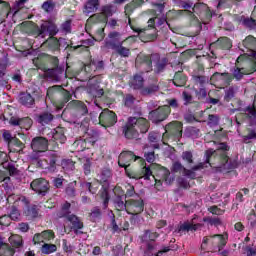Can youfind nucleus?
<instances>
[{"instance_id": "09e8293b", "label": "nucleus", "mask_w": 256, "mask_h": 256, "mask_svg": "<svg viewBox=\"0 0 256 256\" xmlns=\"http://www.w3.org/2000/svg\"><path fill=\"white\" fill-rule=\"evenodd\" d=\"M33 126V120L29 117L20 118V127L21 129H26V131H29L31 127Z\"/></svg>"}, {"instance_id": "412c9836", "label": "nucleus", "mask_w": 256, "mask_h": 256, "mask_svg": "<svg viewBox=\"0 0 256 256\" xmlns=\"http://www.w3.org/2000/svg\"><path fill=\"white\" fill-rule=\"evenodd\" d=\"M52 138L50 141H53V143H65L67 141V136H65V128L57 127L54 129V131L51 133Z\"/></svg>"}, {"instance_id": "9b49d317", "label": "nucleus", "mask_w": 256, "mask_h": 256, "mask_svg": "<svg viewBox=\"0 0 256 256\" xmlns=\"http://www.w3.org/2000/svg\"><path fill=\"white\" fill-rule=\"evenodd\" d=\"M145 209V203L141 197L132 198L127 200V213L129 215H139L143 213Z\"/></svg>"}, {"instance_id": "7ed1b4c3", "label": "nucleus", "mask_w": 256, "mask_h": 256, "mask_svg": "<svg viewBox=\"0 0 256 256\" xmlns=\"http://www.w3.org/2000/svg\"><path fill=\"white\" fill-rule=\"evenodd\" d=\"M153 63H154V73L159 75L165 71V67H167V58H161L158 53L151 54L150 56H144L142 58V62L140 64V69L145 71V73H149L153 71Z\"/></svg>"}, {"instance_id": "338daca9", "label": "nucleus", "mask_w": 256, "mask_h": 256, "mask_svg": "<svg viewBox=\"0 0 256 256\" xmlns=\"http://www.w3.org/2000/svg\"><path fill=\"white\" fill-rule=\"evenodd\" d=\"M60 31H62V33H71V20H66L62 23Z\"/></svg>"}, {"instance_id": "0eeeda50", "label": "nucleus", "mask_w": 256, "mask_h": 256, "mask_svg": "<svg viewBox=\"0 0 256 256\" xmlns=\"http://www.w3.org/2000/svg\"><path fill=\"white\" fill-rule=\"evenodd\" d=\"M59 33V28L57 24L53 22H45L43 23L40 28L37 27L33 31V35L35 37H41V39H45L47 36L55 37Z\"/></svg>"}, {"instance_id": "a211bd4d", "label": "nucleus", "mask_w": 256, "mask_h": 256, "mask_svg": "<svg viewBox=\"0 0 256 256\" xmlns=\"http://www.w3.org/2000/svg\"><path fill=\"white\" fill-rule=\"evenodd\" d=\"M8 242L12 246V249L18 253L23 251V247H25V240H23V236L19 234H12L8 238Z\"/></svg>"}, {"instance_id": "cd10ccee", "label": "nucleus", "mask_w": 256, "mask_h": 256, "mask_svg": "<svg viewBox=\"0 0 256 256\" xmlns=\"http://www.w3.org/2000/svg\"><path fill=\"white\" fill-rule=\"evenodd\" d=\"M99 0H88L84 7V13L89 15V13H95L99 9Z\"/></svg>"}, {"instance_id": "c03bdc74", "label": "nucleus", "mask_w": 256, "mask_h": 256, "mask_svg": "<svg viewBox=\"0 0 256 256\" xmlns=\"http://www.w3.org/2000/svg\"><path fill=\"white\" fill-rule=\"evenodd\" d=\"M239 87L237 86H230L225 90V96L224 99L225 101L229 102L231 99L235 97V94L237 93Z\"/></svg>"}, {"instance_id": "6ab92c4d", "label": "nucleus", "mask_w": 256, "mask_h": 256, "mask_svg": "<svg viewBox=\"0 0 256 256\" xmlns=\"http://www.w3.org/2000/svg\"><path fill=\"white\" fill-rule=\"evenodd\" d=\"M18 103L23 105V107L31 109L35 105V98L30 93L22 92L18 96Z\"/></svg>"}, {"instance_id": "774afa93", "label": "nucleus", "mask_w": 256, "mask_h": 256, "mask_svg": "<svg viewBox=\"0 0 256 256\" xmlns=\"http://www.w3.org/2000/svg\"><path fill=\"white\" fill-rule=\"evenodd\" d=\"M246 256H256V247L255 246H246L244 249Z\"/></svg>"}, {"instance_id": "5fc2aeb1", "label": "nucleus", "mask_w": 256, "mask_h": 256, "mask_svg": "<svg viewBox=\"0 0 256 256\" xmlns=\"http://www.w3.org/2000/svg\"><path fill=\"white\" fill-rule=\"evenodd\" d=\"M57 251V245L54 244H44L42 246V253L45 255H50V253H55Z\"/></svg>"}, {"instance_id": "bb28decb", "label": "nucleus", "mask_w": 256, "mask_h": 256, "mask_svg": "<svg viewBox=\"0 0 256 256\" xmlns=\"http://www.w3.org/2000/svg\"><path fill=\"white\" fill-rule=\"evenodd\" d=\"M53 119H54L53 114H51L49 112H43L40 115H38L36 121L40 125L45 126V125H49V123H51V121H53Z\"/></svg>"}, {"instance_id": "37998d69", "label": "nucleus", "mask_w": 256, "mask_h": 256, "mask_svg": "<svg viewBox=\"0 0 256 256\" xmlns=\"http://www.w3.org/2000/svg\"><path fill=\"white\" fill-rule=\"evenodd\" d=\"M115 207L117 211H127V200L121 196H117L115 199Z\"/></svg>"}, {"instance_id": "13d9d810", "label": "nucleus", "mask_w": 256, "mask_h": 256, "mask_svg": "<svg viewBox=\"0 0 256 256\" xmlns=\"http://www.w3.org/2000/svg\"><path fill=\"white\" fill-rule=\"evenodd\" d=\"M42 9H43V11H45L46 13H51V12H53V9H55V2H53L52 0L45 1V2L42 4Z\"/></svg>"}, {"instance_id": "dca6fc26", "label": "nucleus", "mask_w": 256, "mask_h": 256, "mask_svg": "<svg viewBox=\"0 0 256 256\" xmlns=\"http://www.w3.org/2000/svg\"><path fill=\"white\" fill-rule=\"evenodd\" d=\"M165 131L168 135L174 137V139H181L183 137V123L177 121L171 122L166 125Z\"/></svg>"}, {"instance_id": "6e6552de", "label": "nucleus", "mask_w": 256, "mask_h": 256, "mask_svg": "<svg viewBox=\"0 0 256 256\" xmlns=\"http://www.w3.org/2000/svg\"><path fill=\"white\" fill-rule=\"evenodd\" d=\"M211 157H213V151L207 150L205 152V162L198 163L197 165L193 166L191 170L184 168V175L190 179H195V177H197L195 171H201V169H206L207 167H213V165H215V163H211Z\"/></svg>"}, {"instance_id": "603ef678", "label": "nucleus", "mask_w": 256, "mask_h": 256, "mask_svg": "<svg viewBox=\"0 0 256 256\" xmlns=\"http://www.w3.org/2000/svg\"><path fill=\"white\" fill-rule=\"evenodd\" d=\"M26 215H27V217H30L31 219H35V217H37L39 215V208L37 207V205H32V206L28 207V209L26 211Z\"/></svg>"}, {"instance_id": "1a4fd4ad", "label": "nucleus", "mask_w": 256, "mask_h": 256, "mask_svg": "<svg viewBox=\"0 0 256 256\" xmlns=\"http://www.w3.org/2000/svg\"><path fill=\"white\" fill-rule=\"evenodd\" d=\"M170 114L171 108H169V106H160L157 109L150 111L148 117L150 121H152V123H155L157 125L159 123H162V121H165V119H167Z\"/></svg>"}, {"instance_id": "5701e85b", "label": "nucleus", "mask_w": 256, "mask_h": 256, "mask_svg": "<svg viewBox=\"0 0 256 256\" xmlns=\"http://www.w3.org/2000/svg\"><path fill=\"white\" fill-rule=\"evenodd\" d=\"M67 221L72 224V229L76 235H79V229H83V223L76 215H69L67 216Z\"/></svg>"}, {"instance_id": "4be33fe9", "label": "nucleus", "mask_w": 256, "mask_h": 256, "mask_svg": "<svg viewBox=\"0 0 256 256\" xmlns=\"http://www.w3.org/2000/svg\"><path fill=\"white\" fill-rule=\"evenodd\" d=\"M101 14H94L92 19H98V21H107V17L113 15V5H105L101 8Z\"/></svg>"}, {"instance_id": "3c124183", "label": "nucleus", "mask_w": 256, "mask_h": 256, "mask_svg": "<svg viewBox=\"0 0 256 256\" xmlns=\"http://www.w3.org/2000/svg\"><path fill=\"white\" fill-rule=\"evenodd\" d=\"M9 145H11L12 147H17L14 148V151H16L17 153H20V151H23V149H25V144H23V142H21V140L17 138H14Z\"/></svg>"}, {"instance_id": "49530a36", "label": "nucleus", "mask_w": 256, "mask_h": 256, "mask_svg": "<svg viewBox=\"0 0 256 256\" xmlns=\"http://www.w3.org/2000/svg\"><path fill=\"white\" fill-rule=\"evenodd\" d=\"M181 157L185 163H187V165H193V163H195V158H193V151L191 150L182 152Z\"/></svg>"}, {"instance_id": "2eb2a0df", "label": "nucleus", "mask_w": 256, "mask_h": 256, "mask_svg": "<svg viewBox=\"0 0 256 256\" xmlns=\"http://www.w3.org/2000/svg\"><path fill=\"white\" fill-rule=\"evenodd\" d=\"M123 43H125V40H121V33L112 31L108 34V39L104 41V47L114 50L118 45H123Z\"/></svg>"}, {"instance_id": "bf43d9fd", "label": "nucleus", "mask_w": 256, "mask_h": 256, "mask_svg": "<svg viewBox=\"0 0 256 256\" xmlns=\"http://www.w3.org/2000/svg\"><path fill=\"white\" fill-rule=\"evenodd\" d=\"M207 125H209V127H217V125H219V115L210 114L208 116Z\"/></svg>"}, {"instance_id": "ea45409f", "label": "nucleus", "mask_w": 256, "mask_h": 256, "mask_svg": "<svg viewBox=\"0 0 256 256\" xmlns=\"http://www.w3.org/2000/svg\"><path fill=\"white\" fill-rule=\"evenodd\" d=\"M173 83L176 87H184L185 83H187V78L181 72H177L174 75Z\"/></svg>"}, {"instance_id": "c756f323", "label": "nucleus", "mask_w": 256, "mask_h": 256, "mask_svg": "<svg viewBox=\"0 0 256 256\" xmlns=\"http://www.w3.org/2000/svg\"><path fill=\"white\" fill-rule=\"evenodd\" d=\"M203 227L202 224H193L189 223V222H185L182 225H180L179 229H178V233H181V231H197V229Z\"/></svg>"}, {"instance_id": "864d4df0", "label": "nucleus", "mask_w": 256, "mask_h": 256, "mask_svg": "<svg viewBox=\"0 0 256 256\" xmlns=\"http://www.w3.org/2000/svg\"><path fill=\"white\" fill-rule=\"evenodd\" d=\"M62 169H66V171H73L75 169V162L71 159H64L61 162Z\"/></svg>"}, {"instance_id": "69168bd1", "label": "nucleus", "mask_w": 256, "mask_h": 256, "mask_svg": "<svg viewBox=\"0 0 256 256\" xmlns=\"http://www.w3.org/2000/svg\"><path fill=\"white\" fill-rule=\"evenodd\" d=\"M94 41H103L105 39V28H99L93 37Z\"/></svg>"}, {"instance_id": "c85d7f7f", "label": "nucleus", "mask_w": 256, "mask_h": 256, "mask_svg": "<svg viewBox=\"0 0 256 256\" xmlns=\"http://www.w3.org/2000/svg\"><path fill=\"white\" fill-rule=\"evenodd\" d=\"M148 140L153 144V149H159V141H163V135L159 132H150L148 135Z\"/></svg>"}, {"instance_id": "e433bc0d", "label": "nucleus", "mask_w": 256, "mask_h": 256, "mask_svg": "<svg viewBox=\"0 0 256 256\" xmlns=\"http://www.w3.org/2000/svg\"><path fill=\"white\" fill-rule=\"evenodd\" d=\"M154 9L159 11V13H163L165 10V4L167 3V0H146Z\"/></svg>"}, {"instance_id": "f257e3e1", "label": "nucleus", "mask_w": 256, "mask_h": 256, "mask_svg": "<svg viewBox=\"0 0 256 256\" xmlns=\"http://www.w3.org/2000/svg\"><path fill=\"white\" fill-rule=\"evenodd\" d=\"M137 159H140V161H142V163H145V160H143V158L135 156V154L133 152L124 151L118 157V165H119V167L125 168L126 175L130 179L149 180L151 177L155 178V176H153V172L151 171V167H149V166L148 167L144 166L142 168V171L140 174L131 173V172H129V170H127L131 161H137Z\"/></svg>"}, {"instance_id": "b1692460", "label": "nucleus", "mask_w": 256, "mask_h": 256, "mask_svg": "<svg viewBox=\"0 0 256 256\" xmlns=\"http://www.w3.org/2000/svg\"><path fill=\"white\" fill-rule=\"evenodd\" d=\"M215 237H218L219 239V247H225L227 245V239H229V235L227 234H217V235H214V236H210L209 237H204L203 238V242H202V247L203 245H207L209 241H211V239H215Z\"/></svg>"}, {"instance_id": "052dcab7", "label": "nucleus", "mask_w": 256, "mask_h": 256, "mask_svg": "<svg viewBox=\"0 0 256 256\" xmlns=\"http://www.w3.org/2000/svg\"><path fill=\"white\" fill-rule=\"evenodd\" d=\"M76 185H77V182H71L70 184H68V186L66 187V194L68 195V197H75V195H76V190H75Z\"/></svg>"}, {"instance_id": "2f4dec72", "label": "nucleus", "mask_w": 256, "mask_h": 256, "mask_svg": "<svg viewBox=\"0 0 256 256\" xmlns=\"http://www.w3.org/2000/svg\"><path fill=\"white\" fill-rule=\"evenodd\" d=\"M240 23L244 25L247 29H251L253 31H256V21L253 18L241 16Z\"/></svg>"}, {"instance_id": "473e14b6", "label": "nucleus", "mask_w": 256, "mask_h": 256, "mask_svg": "<svg viewBox=\"0 0 256 256\" xmlns=\"http://www.w3.org/2000/svg\"><path fill=\"white\" fill-rule=\"evenodd\" d=\"M103 61H91L89 64L85 65L84 67V71H86V73H91V71H97L99 69H103Z\"/></svg>"}, {"instance_id": "ddd939ff", "label": "nucleus", "mask_w": 256, "mask_h": 256, "mask_svg": "<svg viewBox=\"0 0 256 256\" xmlns=\"http://www.w3.org/2000/svg\"><path fill=\"white\" fill-rule=\"evenodd\" d=\"M100 125L102 127H113L117 123V114L115 112L105 109L99 116Z\"/></svg>"}, {"instance_id": "f704fd0d", "label": "nucleus", "mask_w": 256, "mask_h": 256, "mask_svg": "<svg viewBox=\"0 0 256 256\" xmlns=\"http://www.w3.org/2000/svg\"><path fill=\"white\" fill-rule=\"evenodd\" d=\"M71 103L76 107V111H78L80 115H87V113H89V109H87V105H85V103L79 100H74Z\"/></svg>"}, {"instance_id": "39448f33", "label": "nucleus", "mask_w": 256, "mask_h": 256, "mask_svg": "<svg viewBox=\"0 0 256 256\" xmlns=\"http://www.w3.org/2000/svg\"><path fill=\"white\" fill-rule=\"evenodd\" d=\"M213 155L210 157V163H214L212 169H217V171H223L231 169V164L229 163V156L225 151H229V146L226 143H220L218 145L217 155L215 156V151L211 150Z\"/></svg>"}, {"instance_id": "72a5a7b5", "label": "nucleus", "mask_w": 256, "mask_h": 256, "mask_svg": "<svg viewBox=\"0 0 256 256\" xmlns=\"http://www.w3.org/2000/svg\"><path fill=\"white\" fill-rule=\"evenodd\" d=\"M62 86L54 85L52 87H49L46 94V99H49L50 101H53L55 99V95L61 93Z\"/></svg>"}, {"instance_id": "a19ab883", "label": "nucleus", "mask_w": 256, "mask_h": 256, "mask_svg": "<svg viewBox=\"0 0 256 256\" xmlns=\"http://www.w3.org/2000/svg\"><path fill=\"white\" fill-rule=\"evenodd\" d=\"M113 51H115V53H117L120 57L127 58L129 55H131V50L127 47H124L123 44L116 46Z\"/></svg>"}, {"instance_id": "f03ea898", "label": "nucleus", "mask_w": 256, "mask_h": 256, "mask_svg": "<svg viewBox=\"0 0 256 256\" xmlns=\"http://www.w3.org/2000/svg\"><path fill=\"white\" fill-rule=\"evenodd\" d=\"M135 127L140 129V133H147L149 131V121L145 118H128L126 125L123 127V133L126 139H137L139 137V132Z\"/></svg>"}, {"instance_id": "680f3d73", "label": "nucleus", "mask_w": 256, "mask_h": 256, "mask_svg": "<svg viewBox=\"0 0 256 256\" xmlns=\"http://www.w3.org/2000/svg\"><path fill=\"white\" fill-rule=\"evenodd\" d=\"M60 95L63 97V102L61 104V108H63L65 103H69V101H71V93L62 88V90H60Z\"/></svg>"}, {"instance_id": "423d86ee", "label": "nucleus", "mask_w": 256, "mask_h": 256, "mask_svg": "<svg viewBox=\"0 0 256 256\" xmlns=\"http://www.w3.org/2000/svg\"><path fill=\"white\" fill-rule=\"evenodd\" d=\"M79 131L83 133V136L77 141V145H80L82 149H91L99 141V132L89 128L88 124H81Z\"/></svg>"}, {"instance_id": "a878e982", "label": "nucleus", "mask_w": 256, "mask_h": 256, "mask_svg": "<svg viewBox=\"0 0 256 256\" xmlns=\"http://www.w3.org/2000/svg\"><path fill=\"white\" fill-rule=\"evenodd\" d=\"M242 68L248 75H251L256 71V61L245 59L242 61Z\"/></svg>"}, {"instance_id": "6e6d98bb", "label": "nucleus", "mask_w": 256, "mask_h": 256, "mask_svg": "<svg viewBox=\"0 0 256 256\" xmlns=\"http://www.w3.org/2000/svg\"><path fill=\"white\" fill-rule=\"evenodd\" d=\"M194 79V83H196V85H201V87H203V85H207L209 83V77L207 76H193Z\"/></svg>"}, {"instance_id": "4d7b16f0", "label": "nucleus", "mask_w": 256, "mask_h": 256, "mask_svg": "<svg viewBox=\"0 0 256 256\" xmlns=\"http://www.w3.org/2000/svg\"><path fill=\"white\" fill-rule=\"evenodd\" d=\"M214 77H219L220 79L225 81V83H227L228 85H229V83H231V81H233V76H231V74H229V73L215 72Z\"/></svg>"}, {"instance_id": "79ce46f5", "label": "nucleus", "mask_w": 256, "mask_h": 256, "mask_svg": "<svg viewBox=\"0 0 256 256\" xmlns=\"http://www.w3.org/2000/svg\"><path fill=\"white\" fill-rule=\"evenodd\" d=\"M215 45L217 47H220V49H231L232 47L231 40L227 37H222L218 39Z\"/></svg>"}, {"instance_id": "f3484780", "label": "nucleus", "mask_w": 256, "mask_h": 256, "mask_svg": "<svg viewBox=\"0 0 256 256\" xmlns=\"http://www.w3.org/2000/svg\"><path fill=\"white\" fill-rule=\"evenodd\" d=\"M44 77L51 81L59 82L63 77H66L63 67L57 66L56 68L47 69L44 71Z\"/></svg>"}, {"instance_id": "20e7f679", "label": "nucleus", "mask_w": 256, "mask_h": 256, "mask_svg": "<svg viewBox=\"0 0 256 256\" xmlns=\"http://www.w3.org/2000/svg\"><path fill=\"white\" fill-rule=\"evenodd\" d=\"M186 15H189L191 19V25H194L196 27L197 33L201 31V22H199V19L195 17V15H198L200 17L201 21H205V19H211V10H209V6L205 3L198 2L194 5L192 8V11H185Z\"/></svg>"}, {"instance_id": "a18cd8bd", "label": "nucleus", "mask_w": 256, "mask_h": 256, "mask_svg": "<svg viewBox=\"0 0 256 256\" xmlns=\"http://www.w3.org/2000/svg\"><path fill=\"white\" fill-rule=\"evenodd\" d=\"M143 76L141 75H134L132 81H131V85L133 87V89H143Z\"/></svg>"}, {"instance_id": "9d476101", "label": "nucleus", "mask_w": 256, "mask_h": 256, "mask_svg": "<svg viewBox=\"0 0 256 256\" xmlns=\"http://www.w3.org/2000/svg\"><path fill=\"white\" fill-rule=\"evenodd\" d=\"M37 165L49 173H55L57 171V154L51 152L46 159L38 160Z\"/></svg>"}, {"instance_id": "0e129e2a", "label": "nucleus", "mask_w": 256, "mask_h": 256, "mask_svg": "<svg viewBox=\"0 0 256 256\" xmlns=\"http://www.w3.org/2000/svg\"><path fill=\"white\" fill-rule=\"evenodd\" d=\"M19 217H21V213H19V210L15 206H12L9 218L12 219V221H19Z\"/></svg>"}, {"instance_id": "4468645a", "label": "nucleus", "mask_w": 256, "mask_h": 256, "mask_svg": "<svg viewBox=\"0 0 256 256\" xmlns=\"http://www.w3.org/2000/svg\"><path fill=\"white\" fill-rule=\"evenodd\" d=\"M30 147L34 153H45L49 147V140L45 137H35L32 139Z\"/></svg>"}, {"instance_id": "7c9ffc66", "label": "nucleus", "mask_w": 256, "mask_h": 256, "mask_svg": "<svg viewBox=\"0 0 256 256\" xmlns=\"http://www.w3.org/2000/svg\"><path fill=\"white\" fill-rule=\"evenodd\" d=\"M145 3V0H133L130 4L125 6V14L129 15L137 9V7H141Z\"/></svg>"}, {"instance_id": "de8ad7c7", "label": "nucleus", "mask_w": 256, "mask_h": 256, "mask_svg": "<svg viewBox=\"0 0 256 256\" xmlns=\"http://www.w3.org/2000/svg\"><path fill=\"white\" fill-rule=\"evenodd\" d=\"M244 75H248L245 70L243 69V66L241 67H235L233 70V77L236 81H241L243 79Z\"/></svg>"}, {"instance_id": "c9c22d12", "label": "nucleus", "mask_w": 256, "mask_h": 256, "mask_svg": "<svg viewBox=\"0 0 256 256\" xmlns=\"http://www.w3.org/2000/svg\"><path fill=\"white\" fill-rule=\"evenodd\" d=\"M15 253V248H12L9 243L0 246V256H13Z\"/></svg>"}, {"instance_id": "4c0bfd02", "label": "nucleus", "mask_w": 256, "mask_h": 256, "mask_svg": "<svg viewBox=\"0 0 256 256\" xmlns=\"http://www.w3.org/2000/svg\"><path fill=\"white\" fill-rule=\"evenodd\" d=\"M159 237V233L153 232L151 230H146L142 235L141 239L143 243H149V241H155Z\"/></svg>"}, {"instance_id": "393cba45", "label": "nucleus", "mask_w": 256, "mask_h": 256, "mask_svg": "<svg viewBox=\"0 0 256 256\" xmlns=\"http://www.w3.org/2000/svg\"><path fill=\"white\" fill-rule=\"evenodd\" d=\"M159 83L150 84L144 88L141 89L140 93L141 95H144L145 97H151V95H155V93H158L159 91Z\"/></svg>"}, {"instance_id": "e2e57ef3", "label": "nucleus", "mask_w": 256, "mask_h": 256, "mask_svg": "<svg viewBox=\"0 0 256 256\" xmlns=\"http://www.w3.org/2000/svg\"><path fill=\"white\" fill-rule=\"evenodd\" d=\"M91 221H96L97 219H101V209L99 207H94L90 213Z\"/></svg>"}, {"instance_id": "58836bf2", "label": "nucleus", "mask_w": 256, "mask_h": 256, "mask_svg": "<svg viewBox=\"0 0 256 256\" xmlns=\"http://www.w3.org/2000/svg\"><path fill=\"white\" fill-rule=\"evenodd\" d=\"M244 111L245 115L248 117L252 125H256V107L249 106Z\"/></svg>"}, {"instance_id": "f8f14e48", "label": "nucleus", "mask_w": 256, "mask_h": 256, "mask_svg": "<svg viewBox=\"0 0 256 256\" xmlns=\"http://www.w3.org/2000/svg\"><path fill=\"white\" fill-rule=\"evenodd\" d=\"M30 187L32 191L37 193L38 195H42V197H45L47 193H49V181H47L45 178H38L31 182Z\"/></svg>"}, {"instance_id": "8fccbe9b", "label": "nucleus", "mask_w": 256, "mask_h": 256, "mask_svg": "<svg viewBox=\"0 0 256 256\" xmlns=\"http://www.w3.org/2000/svg\"><path fill=\"white\" fill-rule=\"evenodd\" d=\"M199 133V128L196 127H188L185 130L186 137H192V139H197V137H199Z\"/></svg>"}, {"instance_id": "aec40b11", "label": "nucleus", "mask_w": 256, "mask_h": 256, "mask_svg": "<svg viewBox=\"0 0 256 256\" xmlns=\"http://www.w3.org/2000/svg\"><path fill=\"white\" fill-rule=\"evenodd\" d=\"M65 43V39L60 38L59 40L55 37H50L46 40L42 45L43 47H47L50 51H59L61 45Z\"/></svg>"}]
</instances>
